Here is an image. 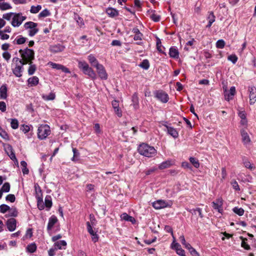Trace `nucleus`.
I'll use <instances>...</instances> for the list:
<instances>
[{
  "label": "nucleus",
  "instance_id": "f257e3e1",
  "mask_svg": "<svg viewBox=\"0 0 256 256\" xmlns=\"http://www.w3.org/2000/svg\"><path fill=\"white\" fill-rule=\"evenodd\" d=\"M26 64L24 63V61L20 60V58L17 56H14L12 59V70L14 74L18 78H20L22 76V74L24 71V65Z\"/></svg>",
  "mask_w": 256,
  "mask_h": 256
},
{
  "label": "nucleus",
  "instance_id": "f03ea898",
  "mask_svg": "<svg viewBox=\"0 0 256 256\" xmlns=\"http://www.w3.org/2000/svg\"><path fill=\"white\" fill-rule=\"evenodd\" d=\"M138 152L141 155L148 158L153 157L156 154V150L154 148L146 144L140 145Z\"/></svg>",
  "mask_w": 256,
  "mask_h": 256
},
{
  "label": "nucleus",
  "instance_id": "7ed1b4c3",
  "mask_svg": "<svg viewBox=\"0 0 256 256\" xmlns=\"http://www.w3.org/2000/svg\"><path fill=\"white\" fill-rule=\"evenodd\" d=\"M19 54L22 58L20 60L24 61V63L26 64H28V63L32 62L34 58V51L28 48L24 49H20L19 50Z\"/></svg>",
  "mask_w": 256,
  "mask_h": 256
},
{
  "label": "nucleus",
  "instance_id": "20e7f679",
  "mask_svg": "<svg viewBox=\"0 0 256 256\" xmlns=\"http://www.w3.org/2000/svg\"><path fill=\"white\" fill-rule=\"evenodd\" d=\"M78 67L82 71L84 74L88 75L92 80L96 79V73L86 62L84 60H78Z\"/></svg>",
  "mask_w": 256,
  "mask_h": 256
},
{
  "label": "nucleus",
  "instance_id": "39448f33",
  "mask_svg": "<svg viewBox=\"0 0 256 256\" xmlns=\"http://www.w3.org/2000/svg\"><path fill=\"white\" fill-rule=\"evenodd\" d=\"M46 229L50 235H52L53 232H56L60 230V228L58 220L56 216L52 215L48 218Z\"/></svg>",
  "mask_w": 256,
  "mask_h": 256
},
{
  "label": "nucleus",
  "instance_id": "423d86ee",
  "mask_svg": "<svg viewBox=\"0 0 256 256\" xmlns=\"http://www.w3.org/2000/svg\"><path fill=\"white\" fill-rule=\"evenodd\" d=\"M50 127L48 124H41L38 129V138L40 140L46 139L50 134Z\"/></svg>",
  "mask_w": 256,
  "mask_h": 256
},
{
  "label": "nucleus",
  "instance_id": "0eeeda50",
  "mask_svg": "<svg viewBox=\"0 0 256 256\" xmlns=\"http://www.w3.org/2000/svg\"><path fill=\"white\" fill-rule=\"evenodd\" d=\"M37 26L38 24L32 22H26L24 25V28L28 30V34L30 36H34L38 32Z\"/></svg>",
  "mask_w": 256,
  "mask_h": 256
},
{
  "label": "nucleus",
  "instance_id": "6e6552de",
  "mask_svg": "<svg viewBox=\"0 0 256 256\" xmlns=\"http://www.w3.org/2000/svg\"><path fill=\"white\" fill-rule=\"evenodd\" d=\"M172 204L171 200H157L152 203V206L156 210L170 208Z\"/></svg>",
  "mask_w": 256,
  "mask_h": 256
},
{
  "label": "nucleus",
  "instance_id": "1a4fd4ad",
  "mask_svg": "<svg viewBox=\"0 0 256 256\" xmlns=\"http://www.w3.org/2000/svg\"><path fill=\"white\" fill-rule=\"evenodd\" d=\"M26 19V16H23L22 13H15L11 24L14 27H18Z\"/></svg>",
  "mask_w": 256,
  "mask_h": 256
},
{
  "label": "nucleus",
  "instance_id": "9d476101",
  "mask_svg": "<svg viewBox=\"0 0 256 256\" xmlns=\"http://www.w3.org/2000/svg\"><path fill=\"white\" fill-rule=\"evenodd\" d=\"M236 94V88L234 86H231L230 90H228L226 88H224V99L229 102L232 100Z\"/></svg>",
  "mask_w": 256,
  "mask_h": 256
},
{
  "label": "nucleus",
  "instance_id": "9b49d317",
  "mask_svg": "<svg viewBox=\"0 0 256 256\" xmlns=\"http://www.w3.org/2000/svg\"><path fill=\"white\" fill-rule=\"evenodd\" d=\"M156 98L163 103H166L168 101V94L162 90H157L154 92Z\"/></svg>",
  "mask_w": 256,
  "mask_h": 256
},
{
  "label": "nucleus",
  "instance_id": "f8f14e48",
  "mask_svg": "<svg viewBox=\"0 0 256 256\" xmlns=\"http://www.w3.org/2000/svg\"><path fill=\"white\" fill-rule=\"evenodd\" d=\"M248 92L249 94L250 104L252 105L256 102V88L254 86H249Z\"/></svg>",
  "mask_w": 256,
  "mask_h": 256
},
{
  "label": "nucleus",
  "instance_id": "ddd939ff",
  "mask_svg": "<svg viewBox=\"0 0 256 256\" xmlns=\"http://www.w3.org/2000/svg\"><path fill=\"white\" fill-rule=\"evenodd\" d=\"M96 68V69L97 73L99 77L102 80H106L108 78V76L107 72L104 67L102 64L98 65Z\"/></svg>",
  "mask_w": 256,
  "mask_h": 256
},
{
  "label": "nucleus",
  "instance_id": "4468645a",
  "mask_svg": "<svg viewBox=\"0 0 256 256\" xmlns=\"http://www.w3.org/2000/svg\"><path fill=\"white\" fill-rule=\"evenodd\" d=\"M174 241L172 244V248L176 251L178 254L180 256H185V252L182 248L181 246L175 241V238L173 236Z\"/></svg>",
  "mask_w": 256,
  "mask_h": 256
},
{
  "label": "nucleus",
  "instance_id": "2eb2a0df",
  "mask_svg": "<svg viewBox=\"0 0 256 256\" xmlns=\"http://www.w3.org/2000/svg\"><path fill=\"white\" fill-rule=\"evenodd\" d=\"M240 134L242 136V142L247 147L250 145L251 140L250 138L248 132L246 131L244 128H242L240 130Z\"/></svg>",
  "mask_w": 256,
  "mask_h": 256
},
{
  "label": "nucleus",
  "instance_id": "dca6fc26",
  "mask_svg": "<svg viewBox=\"0 0 256 256\" xmlns=\"http://www.w3.org/2000/svg\"><path fill=\"white\" fill-rule=\"evenodd\" d=\"M48 65L50 66L52 68L61 70L66 74H70V72L68 68L62 64L54 63L53 62H49Z\"/></svg>",
  "mask_w": 256,
  "mask_h": 256
},
{
  "label": "nucleus",
  "instance_id": "f3484780",
  "mask_svg": "<svg viewBox=\"0 0 256 256\" xmlns=\"http://www.w3.org/2000/svg\"><path fill=\"white\" fill-rule=\"evenodd\" d=\"M65 46L60 44H55L50 45L49 47V50L51 52L56 54L64 50Z\"/></svg>",
  "mask_w": 256,
  "mask_h": 256
},
{
  "label": "nucleus",
  "instance_id": "a211bd4d",
  "mask_svg": "<svg viewBox=\"0 0 256 256\" xmlns=\"http://www.w3.org/2000/svg\"><path fill=\"white\" fill-rule=\"evenodd\" d=\"M222 204L223 200L222 198H218L212 202V206L214 210H217L220 213L222 214L223 212L222 208Z\"/></svg>",
  "mask_w": 256,
  "mask_h": 256
},
{
  "label": "nucleus",
  "instance_id": "6ab92c4d",
  "mask_svg": "<svg viewBox=\"0 0 256 256\" xmlns=\"http://www.w3.org/2000/svg\"><path fill=\"white\" fill-rule=\"evenodd\" d=\"M8 230L10 232H14L16 227V220L14 218L8 219L6 222Z\"/></svg>",
  "mask_w": 256,
  "mask_h": 256
},
{
  "label": "nucleus",
  "instance_id": "aec40b11",
  "mask_svg": "<svg viewBox=\"0 0 256 256\" xmlns=\"http://www.w3.org/2000/svg\"><path fill=\"white\" fill-rule=\"evenodd\" d=\"M106 13L111 18H114L119 15V11L116 8L112 7L106 8Z\"/></svg>",
  "mask_w": 256,
  "mask_h": 256
},
{
  "label": "nucleus",
  "instance_id": "412c9836",
  "mask_svg": "<svg viewBox=\"0 0 256 256\" xmlns=\"http://www.w3.org/2000/svg\"><path fill=\"white\" fill-rule=\"evenodd\" d=\"M112 106L114 109L116 114L118 116L121 117L122 116V112L119 107V102L116 100H114L112 102Z\"/></svg>",
  "mask_w": 256,
  "mask_h": 256
},
{
  "label": "nucleus",
  "instance_id": "4be33fe9",
  "mask_svg": "<svg viewBox=\"0 0 256 256\" xmlns=\"http://www.w3.org/2000/svg\"><path fill=\"white\" fill-rule=\"evenodd\" d=\"M174 164V161L172 160H168L161 164L158 166V168L160 170H164Z\"/></svg>",
  "mask_w": 256,
  "mask_h": 256
},
{
  "label": "nucleus",
  "instance_id": "5701e85b",
  "mask_svg": "<svg viewBox=\"0 0 256 256\" xmlns=\"http://www.w3.org/2000/svg\"><path fill=\"white\" fill-rule=\"evenodd\" d=\"M66 242L64 240H61L56 242L54 245V246L58 250H65L66 246Z\"/></svg>",
  "mask_w": 256,
  "mask_h": 256
},
{
  "label": "nucleus",
  "instance_id": "b1692460",
  "mask_svg": "<svg viewBox=\"0 0 256 256\" xmlns=\"http://www.w3.org/2000/svg\"><path fill=\"white\" fill-rule=\"evenodd\" d=\"M88 60L91 66L94 67L95 68L97 67L98 65L100 64L96 57L92 54H90L88 56Z\"/></svg>",
  "mask_w": 256,
  "mask_h": 256
},
{
  "label": "nucleus",
  "instance_id": "393cba45",
  "mask_svg": "<svg viewBox=\"0 0 256 256\" xmlns=\"http://www.w3.org/2000/svg\"><path fill=\"white\" fill-rule=\"evenodd\" d=\"M27 82L29 86H34L38 85L39 79L37 76H34L28 78Z\"/></svg>",
  "mask_w": 256,
  "mask_h": 256
},
{
  "label": "nucleus",
  "instance_id": "a878e982",
  "mask_svg": "<svg viewBox=\"0 0 256 256\" xmlns=\"http://www.w3.org/2000/svg\"><path fill=\"white\" fill-rule=\"evenodd\" d=\"M169 55L170 57L177 59L179 58V52L178 49L174 47H172L170 48Z\"/></svg>",
  "mask_w": 256,
  "mask_h": 256
},
{
  "label": "nucleus",
  "instance_id": "bb28decb",
  "mask_svg": "<svg viewBox=\"0 0 256 256\" xmlns=\"http://www.w3.org/2000/svg\"><path fill=\"white\" fill-rule=\"evenodd\" d=\"M168 133L172 136L174 138H177L178 136V133L176 128L168 126H166Z\"/></svg>",
  "mask_w": 256,
  "mask_h": 256
},
{
  "label": "nucleus",
  "instance_id": "cd10ccee",
  "mask_svg": "<svg viewBox=\"0 0 256 256\" xmlns=\"http://www.w3.org/2000/svg\"><path fill=\"white\" fill-rule=\"evenodd\" d=\"M12 8L10 4L5 2L4 0H0V10H6Z\"/></svg>",
  "mask_w": 256,
  "mask_h": 256
},
{
  "label": "nucleus",
  "instance_id": "c85d7f7f",
  "mask_svg": "<svg viewBox=\"0 0 256 256\" xmlns=\"http://www.w3.org/2000/svg\"><path fill=\"white\" fill-rule=\"evenodd\" d=\"M215 18L216 17L214 14V12H210L207 18V19L208 20V24L206 26L207 28H210L212 26V23L215 21Z\"/></svg>",
  "mask_w": 256,
  "mask_h": 256
},
{
  "label": "nucleus",
  "instance_id": "c756f323",
  "mask_svg": "<svg viewBox=\"0 0 256 256\" xmlns=\"http://www.w3.org/2000/svg\"><path fill=\"white\" fill-rule=\"evenodd\" d=\"M132 104L134 109H137L138 108V98L137 93L135 92L133 94L132 98Z\"/></svg>",
  "mask_w": 256,
  "mask_h": 256
},
{
  "label": "nucleus",
  "instance_id": "7c9ffc66",
  "mask_svg": "<svg viewBox=\"0 0 256 256\" xmlns=\"http://www.w3.org/2000/svg\"><path fill=\"white\" fill-rule=\"evenodd\" d=\"M0 98L4 100L7 98V88L5 85H2L0 88Z\"/></svg>",
  "mask_w": 256,
  "mask_h": 256
},
{
  "label": "nucleus",
  "instance_id": "2f4dec72",
  "mask_svg": "<svg viewBox=\"0 0 256 256\" xmlns=\"http://www.w3.org/2000/svg\"><path fill=\"white\" fill-rule=\"evenodd\" d=\"M42 98L44 100H52L55 99L56 94L54 92H52L48 95L42 94Z\"/></svg>",
  "mask_w": 256,
  "mask_h": 256
},
{
  "label": "nucleus",
  "instance_id": "473e14b6",
  "mask_svg": "<svg viewBox=\"0 0 256 256\" xmlns=\"http://www.w3.org/2000/svg\"><path fill=\"white\" fill-rule=\"evenodd\" d=\"M120 218L122 220H124L127 222H130L132 223H134L135 222V219L132 216H129L126 213H123L121 214Z\"/></svg>",
  "mask_w": 256,
  "mask_h": 256
},
{
  "label": "nucleus",
  "instance_id": "72a5a7b5",
  "mask_svg": "<svg viewBox=\"0 0 256 256\" xmlns=\"http://www.w3.org/2000/svg\"><path fill=\"white\" fill-rule=\"evenodd\" d=\"M243 164L245 168H248L250 170H253L255 169L256 167L254 164L251 162L248 159L243 160Z\"/></svg>",
  "mask_w": 256,
  "mask_h": 256
},
{
  "label": "nucleus",
  "instance_id": "f704fd0d",
  "mask_svg": "<svg viewBox=\"0 0 256 256\" xmlns=\"http://www.w3.org/2000/svg\"><path fill=\"white\" fill-rule=\"evenodd\" d=\"M44 204L45 206L48 208V210H49L52 207V197L50 196L47 195L45 197Z\"/></svg>",
  "mask_w": 256,
  "mask_h": 256
},
{
  "label": "nucleus",
  "instance_id": "c9c22d12",
  "mask_svg": "<svg viewBox=\"0 0 256 256\" xmlns=\"http://www.w3.org/2000/svg\"><path fill=\"white\" fill-rule=\"evenodd\" d=\"M36 198L37 199V206L38 208L40 210H43L46 206L43 202L42 198L40 196H36Z\"/></svg>",
  "mask_w": 256,
  "mask_h": 256
},
{
  "label": "nucleus",
  "instance_id": "e433bc0d",
  "mask_svg": "<svg viewBox=\"0 0 256 256\" xmlns=\"http://www.w3.org/2000/svg\"><path fill=\"white\" fill-rule=\"evenodd\" d=\"M29 64L28 68V74L29 75H32L36 72V67L34 64H32V62L28 63Z\"/></svg>",
  "mask_w": 256,
  "mask_h": 256
},
{
  "label": "nucleus",
  "instance_id": "4c0bfd02",
  "mask_svg": "<svg viewBox=\"0 0 256 256\" xmlns=\"http://www.w3.org/2000/svg\"><path fill=\"white\" fill-rule=\"evenodd\" d=\"M20 165L22 167V172L24 174H28L29 172V170L27 168V163L24 161L22 160L20 162Z\"/></svg>",
  "mask_w": 256,
  "mask_h": 256
},
{
  "label": "nucleus",
  "instance_id": "58836bf2",
  "mask_svg": "<svg viewBox=\"0 0 256 256\" xmlns=\"http://www.w3.org/2000/svg\"><path fill=\"white\" fill-rule=\"evenodd\" d=\"M36 248L37 247L35 243H32L28 245L26 250L30 253H33L36 252Z\"/></svg>",
  "mask_w": 256,
  "mask_h": 256
},
{
  "label": "nucleus",
  "instance_id": "ea45409f",
  "mask_svg": "<svg viewBox=\"0 0 256 256\" xmlns=\"http://www.w3.org/2000/svg\"><path fill=\"white\" fill-rule=\"evenodd\" d=\"M50 15V11L46 8L42 10L39 14H38V18H46Z\"/></svg>",
  "mask_w": 256,
  "mask_h": 256
},
{
  "label": "nucleus",
  "instance_id": "a19ab883",
  "mask_svg": "<svg viewBox=\"0 0 256 256\" xmlns=\"http://www.w3.org/2000/svg\"><path fill=\"white\" fill-rule=\"evenodd\" d=\"M41 9L42 6L40 5L32 6L30 11L32 14H37Z\"/></svg>",
  "mask_w": 256,
  "mask_h": 256
},
{
  "label": "nucleus",
  "instance_id": "79ce46f5",
  "mask_svg": "<svg viewBox=\"0 0 256 256\" xmlns=\"http://www.w3.org/2000/svg\"><path fill=\"white\" fill-rule=\"evenodd\" d=\"M10 184L6 182L4 183L2 188L0 189L2 192H8L10 190Z\"/></svg>",
  "mask_w": 256,
  "mask_h": 256
},
{
  "label": "nucleus",
  "instance_id": "37998d69",
  "mask_svg": "<svg viewBox=\"0 0 256 256\" xmlns=\"http://www.w3.org/2000/svg\"><path fill=\"white\" fill-rule=\"evenodd\" d=\"M14 14L15 13L12 12L4 14L2 15V18L7 20H12Z\"/></svg>",
  "mask_w": 256,
  "mask_h": 256
},
{
  "label": "nucleus",
  "instance_id": "c03bdc74",
  "mask_svg": "<svg viewBox=\"0 0 256 256\" xmlns=\"http://www.w3.org/2000/svg\"><path fill=\"white\" fill-rule=\"evenodd\" d=\"M26 38L23 37L22 36H18L15 39L16 44H24L26 42Z\"/></svg>",
  "mask_w": 256,
  "mask_h": 256
},
{
  "label": "nucleus",
  "instance_id": "a18cd8bd",
  "mask_svg": "<svg viewBox=\"0 0 256 256\" xmlns=\"http://www.w3.org/2000/svg\"><path fill=\"white\" fill-rule=\"evenodd\" d=\"M139 66L144 70H148L150 67V63L148 60H144Z\"/></svg>",
  "mask_w": 256,
  "mask_h": 256
},
{
  "label": "nucleus",
  "instance_id": "49530a36",
  "mask_svg": "<svg viewBox=\"0 0 256 256\" xmlns=\"http://www.w3.org/2000/svg\"><path fill=\"white\" fill-rule=\"evenodd\" d=\"M233 212L240 216H242L244 214V210L243 208L238 207H234L233 208Z\"/></svg>",
  "mask_w": 256,
  "mask_h": 256
},
{
  "label": "nucleus",
  "instance_id": "de8ad7c7",
  "mask_svg": "<svg viewBox=\"0 0 256 256\" xmlns=\"http://www.w3.org/2000/svg\"><path fill=\"white\" fill-rule=\"evenodd\" d=\"M10 120V126L13 129H16L18 127V122L16 118H12Z\"/></svg>",
  "mask_w": 256,
  "mask_h": 256
},
{
  "label": "nucleus",
  "instance_id": "09e8293b",
  "mask_svg": "<svg viewBox=\"0 0 256 256\" xmlns=\"http://www.w3.org/2000/svg\"><path fill=\"white\" fill-rule=\"evenodd\" d=\"M2 56L4 59L7 62H8L11 58V54L8 51L4 52L2 54Z\"/></svg>",
  "mask_w": 256,
  "mask_h": 256
},
{
  "label": "nucleus",
  "instance_id": "8fccbe9b",
  "mask_svg": "<svg viewBox=\"0 0 256 256\" xmlns=\"http://www.w3.org/2000/svg\"><path fill=\"white\" fill-rule=\"evenodd\" d=\"M189 160L190 162L196 168H198L200 166V163L198 160L196 158L190 157Z\"/></svg>",
  "mask_w": 256,
  "mask_h": 256
},
{
  "label": "nucleus",
  "instance_id": "3c124183",
  "mask_svg": "<svg viewBox=\"0 0 256 256\" xmlns=\"http://www.w3.org/2000/svg\"><path fill=\"white\" fill-rule=\"evenodd\" d=\"M10 209V207L5 204H2L0 206V212L2 214L6 213Z\"/></svg>",
  "mask_w": 256,
  "mask_h": 256
},
{
  "label": "nucleus",
  "instance_id": "603ef678",
  "mask_svg": "<svg viewBox=\"0 0 256 256\" xmlns=\"http://www.w3.org/2000/svg\"><path fill=\"white\" fill-rule=\"evenodd\" d=\"M228 60L230 61L233 64H235L238 61V58L236 54H231L228 56Z\"/></svg>",
  "mask_w": 256,
  "mask_h": 256
},
{
  "label": "nucleus",
  "instance_id": "864d4df0",
  "mask_svg": "<svg viewBox=\"0 0 256 256\" xmlns=\"http://www.w3.org/2000/svg\"><path fill=\"white\" fill-rule=\"evenodd\" d=\"M9 215L11 216L16 217L18 216V210L15 208H10L8 210Z\"/></svg>",
  "mask_w": 256,
  "mask_h": 256
},
{
  "label": "nucleus",
  "instance_id": "5fc2aeb1",
  "mask_svg": "<svg viewBox=\"0 0 256 256\" xmlns=\"http://www.w3.org/2000/svg\"><path fill=\"white\" fill-rule=\"evenodd\" d=\"M225 46V42L223 40H219L216 42V46L218 48H223Z\"/></svg>",
  "mask_w": 256,
  "mask_h": 256
},
{
  "label": "nucleus",
  "instance_id": "6e6d98bb",
  "mask_svg": "<svg viewBox=\"0 0 256 256\" xmlns=\"http://www.w3.org/2000/svg\"><path fill=\"white\" fill-rule=\"evenodd\" d=\"M72 152L74 153V156L72 158V160L76 161L78 160V157L79 156L80 153L76 148H72Z\"/></svg>",
  "mask_w": 256,
  "mask_h": 256
},
{
  "label": "nucleus",
  "instance_id": "4d7b16f0",
  "mask_svg": "<svg viewBox=\"0 0 256 256\" xmlns=\"http://www.w3.org/2000/svg\"><path fill=\"white\" fill-rule=\"evenodd\" d=\"M230 184H231V185H232V188L234 190H238V191L240 190V188L239 185H238V182L236 180H232Z\"/></svg>",
  "mask_w": 256,
  "mask_h": 256
},
{
  "label": "nucleus",
  "instance_id": "13d9d810",
  "mask_svg": "<svg viewBox=\"0 0 256 256\" xmlns=\"http://www.w3.org/2000/svg\"><path fill=\"white\" fill-rule=\"evenodd\" d=\"M6 201L14 202L16 200V198L14 194H9L6 196Z\"/></svg>",
  "mask_w": 256,
  "mask_h": 256
},
{
  "label": "nucleus",
  "instance_id": "bf43d9fd",
  "mask_svg": "<svg viewBox=\"0 0 256 256\" xmlns=\"http://www.w3.org/2000/svg\"><path fill=\"white\" fill-rule=\"evenodd\" d=\"M0 136L4 139H8V136L6 132L2 128L0 129Z\"/></svg>",
  "mask_w": 256,
  "mask_h": 256
},
{
  "label": "nucleus",
  "instance_id": "052dcab7",
  "mask_svg": "<svg viewBox=\"0 0 256 256\" xmlns=\"http://www.w3.org/2000/svg\"><path fill=\"white\" fill-rule=\"evenodd\" d=\"M0 38L2 40H6L9 38V35L5 34L4 32H2V30H0Z\"/></svg>",
  "mask_w": 256,
  "mask_h": 256
},
{
  "label": "nucleus",
  "instance_id": "680f3d73",
  "mask_svg": "<svg viewBox=\"0 0 256 256\" xmlns=\"http://www.w3.org/2000/svg\"><path fill=\"white\" fill-rule=\"evenodd\" d=\"M92 226L89 222H86L87 230L90 234L94 232L92 229Z\"/></svg>",
  "mask_w": 256,
  "mask_h": 256
},
{
  "label": "nucleus",
  "instance_id": "e2e57ef3",
  "mask_svg": "<svg viewBox=\"0 0 256 256\" xmlns=\"http://www.w3.org/2000/svg\"><path fill=\"white\" fill-rule=\"evenodd\" d=\"M246 239H243L241 244V246L242 248L246 250L250 249V246L246 242Z\"/></svg>",
  "mask_w": 256,
  "mask_h": 256
},
{
  "label": "nucleus",
  "instance_id": "0e129e2a",
  "mask_svg": "<svg viewBox=\"0 0 256 256\" xmlns=\"http://www.w3.org/2000/svg\"><path fill=\"white\" fill-rule=\"evenodd\" d=\"M150 18L152 20L155 22H158L160 20V16L159 15L153 14L150 16Z\"/></svg>",
  "mask_w": 256,
  "mask_h": 256
},
{
  "label": "nucleus",
  "instance_id": "69168bd1",
  "mask_svg": "<svg viewBox=\"0 0 256 256\" xmlns=\"http://www.w3.org/2000/svg\"><path fill=\"white\" fill-rule=\"evenodd\" d=\"M91 235V236H92V241L94 242H96L98 241V234L94 232V233L90 234Z\"/></svg>",
  "mask_w": 256,
  "mask_h": 256
},
{
  "label": "nucleus",
  "instance_id": "338daca9",
  "mask_svg": "<svg viewBox=\"0 0 256 256\" xmlns=\"http://www.w3.org/2000/svg\"><path fill=\"white\" fill-rule=\"evenodd\" d=\"M156 48L158 52H162V44H161V41L158 38L156 40Z\"/></svg>",
  "mask_w": 256,
  "mask_h": 256
},
{
  "label": "nucleus",
  "instance_id": "774afa93",
  "mask_svg": "<svg viewBox=\"0 0 256 256\" xmlns=\"http://www.w3.org/2000/svg\"><path fill=\"white\" fill-rule=\"evenodd\" d=\"M6 110V106L4 102H0V110L2 112H5Z\"/></svg>",
  "mask_w": 256,
  "mask_h": 256
}]
</instances>
